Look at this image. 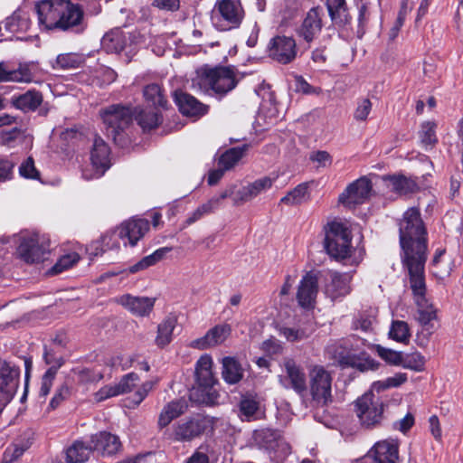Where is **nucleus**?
<instances>
[{"label": "nucleus", "mask_w": 463, "mask_h": 463, "mask_svg": "<svg viewBox=\"0 0 463 463\" xmlns=\"http://www.w3.org/2000/svg\"><path fill=\"white\" fill-rule=\"evenodd\" d=\"M262 99H265L269 106L267 107L266 117L273 118L278 116V108L276 103V98L273 91L270 90V87L262 82Z\"/></svg>", "instance_id": "3c124183"}, {"label": "nucleus", "mask_w": 463, "mask_h": 463, "mask_svg": "<svg viewBox=\"0 0 463 463\" xmlns=\"http://www.w3.org/2000/svg\"><path fill=\"white\" fill-rule=\"evenodd\" d=\"M137 120L143 129H152L160 123V116L156 111L141 112Z\"/></svg>", "instance_id": "5fc2aeb1"}, {"label": "nucleus", "mask_w": 463, "mask_h": 463, "mask_svg": "<svg viewBox=\"0 0 463 463\" xmlns=\"http://www.w3.org/2000/svg\"><path fill=\"white\" fill-rule=\"evenodd\" d=\"M149 222L146 219H131L123 222L118 229V237L124 245L135 246L148 232Z\"/></svg>", "instance_id": "a211bd4d"}, {"label": "nucleus", "mask_w": 463, "mask_h": 463, "mask_svg": "<svg viewBox=\"0 0 463 463\" xmlns=\"http://www.w3.org/2000/svg\"><path fill=\"white\" fill-rule=\"evenodd\" d=\"M377 354L381 358L392 365H402L403 362V355L402 352L394 351L392 349L384 348L379 345H375Z\"/></svg>", "instance_id": "49530a36"}, {"label": "nucleus", "mask_w": 463, "mask_h": 463, "mask_svg": "<svg viewBox=\"0 0 463 463\" xmlns=\"http://www.w3.org/2000/svg\"><path fill=\"white\" fill-rule=\"evenodd\" d=\"M232 186H233L234 189L233 194L231 197H232L233 203L235 205H241L250 201L251 199L256 197L260 192V181H255L252 184H249L248 185L243 186L239 190H236V185L232 184Z\"/></svg>", "instance_id": "473e14b6"}, {"label": "nucleus", "mask_w": 463, "mask_h": 463, "mask_svg": "<svg viewBox=\"0 0 463 463\" xmlns=\"http://www.w3.org/2000/svg\"><path fill=\"white\" fill-rule=\"evenodd\" d=\"M176 326V319L174 317H166L157 326L156 344L164 347L172 341L173 331Z\"/></svg>", "instance_id": "72a5a7b5"}, {"label": "nucleus", "mask_w": 463, "mask_h": 463, "mask_svg": "<svg viewBox=\"0 0 463 463\" xmlns=\"http://www.w3.org/2000/svg\"><path fill=\"white\" fill-rule=\"evenodd\" d=\"M269 56L283 64L291 62L297 55L296 43L291 37H274L268 45Z\"/></svg>", "instance_id": "dca6fc26"}, {"label": "nucleus", "mask_w": 463, "mask_h": 463, "mask_svg": "<svg viewBox=\"0 0 463 463\" xmlns=\"http://www.w3.org/2000/svg\"><path fill=\"white\" fill-rule=\"evenodd\" d=\"M231 335V326L227 324L217 325L206 334L190 342L189 346L198 350H205L222 345Z\"/></svg>", "instance_id": "f3484780"}, {"label": "nucleus", "mask_w": 463, "mask_h": 463, "mask_svg": "<svg viewBox=\"0 0 463 463\" xmlns=\"http://www.w3.org/2000/svg\"><path fill=\"white\" fill-rule=\"evenodd\" d=\"M91 451V446L77 440L67 449L66 460L68 463H83L89 459Z\"/></svg>", "instance_id": "2f4dec72"}, {"label": "nucleus", "mask_w": 463, "mask_h": 463, "mask_svg": "<svg viewBox=\"0 0 463 463\" xmlns=\"http://www.w3.org/2000/svg\"><path fill=\"white\" fill-rule=\"evenodd\" d=\"M144 97L148 103L155 107H165L166 103L157 84L147 85L144 89Z\"/></svg>", "instance_id": "a18cd8bd"}, {"label": "nucleus", "mask_w": 463, "mask_h": 463, "mask_svg": "<svg viewBox=\"0 0 463 463\" xmlns=\"http://www.w3.org/2000/svg\"><path fill=\"white\" fill-rule=\"evenodd\" d=\"M236 83L234 72L229 67L203 66L192 78V89L203 93L225 94L234 89Z\"/></svg>", "instance_id": "20e7f679"}, {"label": "nucleus", "mask_w": 463, "mask_h": 463, "mask_svg": "<svg viewBox=\"0 0 463 463\" xmlns=\"http://www.w3.org/2000/svg\"><path fill=\"white\" fill-rule=\"evenodd\" d=\"M436 127V123L433 121H425L420 126L419 137L422 146L426 150L431 149L438 142Z\"/></svg>", "instance_id": "4c0bfd02"}, {"label": "nucleus", "mask_w": 463, "mask_h": 463, "mask_svg": "<svg viewBox=\"0 0 463 463\" xmlns=\"http://www.w3.org/2000/svg\"><path fill=\"white\" fill-rule=\"evenodd\" d=\"M82 62V59L76 53H63L56 57L55 61L52 63L54 69H75L78 68Z\"/></svg>", "instance_id": "37998d69"}, {"label": "nucleus", "mask_w": 463, "mask_h": 463, "mask_svg": "<svg viewBox=\"0 0 463 463\" xmlns=\"http://www.w3.org/2000/svg\"><path fill=\"white\" fill-rule=\"evenodd\" d=\"M90 441L92 450H97L103 455H113L121 448L119 438L107 431L92 435Z\"/></svg>", "instance_id": "5701e85b"}, {"label": "nucleus", "mask_w": 463, "mask_h": 463, "mask_svg": "<svg viewBox=\"0 0 463 463\" xmlns=\"http://www.w3.org/2000/svg\"><path fill=\"white\" fill-rule=\"evenodd\" d=\"M244 18L240 0H217L212 11V23L220 31L238 28Z\"/></svg>", "instance_id": "0eeeda50"}, {"label": "nucleus", "mask_w": 463, "mask_h": 463, "mask_svg": "<svg viewBox=\"0 0 463 463\" xmlns=\"http://www.w3.org/2000/svg\"><path fill=\"white\" fill-rule=\"evenodd\" d=\"M70 395V388L67 384L61 385L55 392L54 396L50 402V407L52 409L57 408L61 402L67 399Z\"/></svg>", "instance_id": "0e129e2a"}, {"label": "nucleus", "mask_w": 463, "mask_h": 463, "mask_svg": "<svg viewBox=\"0 0 463 463\" xmlns=\"http://www.w3.org/2000/svg\"><path fill=\"white\" fill-rule=\"evenodd\" d=\"M157 382L158 380L155 379L143 383L133 394L131 398V402L135 406L139 405L148 395V393L153 390V388L156 385Z\"/></svg>", "instance_id": "6e6d98bb"}, {"label": "nucleus", "mask_w": 463, "mask_h": 463, "mask_svg": "<svg viewBox=\"0 0 463 463\" xmlns=\"http://www.w3.org/2000/svg\"><path fill=\"white\" fill-rule=\"evenodd\" d=\"M211 425L208 417L196 415L185 418L173 425L171 439L177 442H189L203 434Z\"/></svg>", "instance_id": "f8f14e48"}, {"label": "nucleus", "mask_w": 463, "mask_h": 463, "mask_svg": "<svg viewBox=\"0 0 463 463\" xmlns=\"http://www.w3.org/2000/svg\"><path fill=\"white\" fill-rule=\"evenodd\" d=\"M21 176L28 179H39L40 173L35 168L34 161L32 157L26 158L19 166Z\"/></svg>", "instance_id": "4d7b16f0"}, {"label": "nucleus", "mask_w": 463, "mask_h": 463, "mask_svg": "<svg viewBox=\"0 0 463 463\" xmlns=\"http://www.w3.org/2000/svg\"><path fill=\"white\" fill-rule=\"evenodd\" d=\"M317 293V279L313 274H307L301 280L298 291V299L300 306L309 307Z\"/></svg>", "instance_id": "bb28decb"}, {"label": "nucleus", "mask_w": 463, "mask_h": 463, "mask_svg": "<svg viewBox=\"0 0 463 463\" xmlns=\"http://www.w3.org/2000/svg\"><path fill=\"white\" fill-rule=\"evenodd\" d=\"M402 261L408 271L425 269L428 256L427 231L417 208L408 209L400 222Z\"/></svg>", "instance_id": "f257e3e1"}, {"label": "nucleus", "mask_w": 463, "mask_h": 463, "mask_svg": "<svg viewBox=\"0 0 463 463\" xmlns=\"http://www.w3.org/2000/svg\"><path fill=\"white\" fill-rule=\"evenodd\" d=\"M351 279L349 273H330V280L326 285V294L333 300L346 296L350 292Z\"/></svg>", "instance_id": "a878e982"}, {"label": "nucleus", "mask_w": 463, "mask_h": 463, "mask_svg": "<svg viewBox=\"0 0 463 463\" xmlns=\"http://www.w3.org/2000/svg\"><path fill=\"white\" fill-rule=\"evenodd\" d=\"M50 246L51 241L46 235L37 232L27 233L20 237L16 254L27 264L40 263L49 258Z\"/></svg>", "instance_id": "423d86ee"}, {"label": "nucleus", "mask_w": 463, "mask_h": 463, "mask_svg": "<svg viewBox=\"0 0 463 463\" xmlns=\"http://www.w3.org/2000/svg\"><path fill=\"white\" fill-rule=\"evenodd\" d=\"M262 350L265 351L269 356L275 357L282 353V345L276 339H269L262 345Z\"/></svg>", "instance_id": "774afa93"}, {"label": "nucleus", "mask_w": 463, "mask_h": 463, "mask_svg": "<svg viewBox=\"0 0 463 463\" xmlns=\"http://www.w3.org/2000/svg\"><path fill=\"white\" fill-rule=\"evenodd\" d=\"M9 81L31 82L33 75L28 65H20L16 70H8Z\"/></svg>", "instance_id": "864d4df0"}, {"label": "nucleus", "mask_w": 463, "mask_h": 463, "mask_svg": "<svg viewBox=\"0 0 463 463\" xmlns=\"http://www.w3.org/2000/svg\"><path fill=\"white\" fill-rule=\"evenodd\" d=\"M139 382V376L135 373H129L121 377L118 383H115L119 395L130 392Z\"/></svg>", "instance_id": "09e8293b"}, {"label": "nucleus", "mask_w": 463, "mask_h": 463, "mask_svg": "<svg viewBox=\"0 0 463 463\" xmlns=\"http://www.w3.org/2000/svg\"><path fill=\"white\" fill-rule=\"evenodd\" d=\"M31 444L32 442L30 438H27L26 440H24L21 443H15L8 447L4 454V463H12L18 459L24 452L29 449Z\"/></svg>", "instance_id": "c03bdc74"}, {"label": "nucleus", "mask_w": 463, "mask_h": 463, "mask_svg": "<svg viewBox=\"0 0 463 463\" xmlns=\"http://www.w3.org/2000/svg\"><path fill=\"white\" fill-rule=\"evenodd\" d=\"M172 250L171 247H163L156 250H155L152 254L144 257L141 260L137 262L136 264L129 267V271L131 273L137 272L139 270L145 269L150 266L155 265L161 260L165 258V256Z\"/></svg>", "instance_id": "c9c22d12"}, {"label": "nucleus", "mask_w": 463, "mask_h": 463, "mask_svg": "<svg viewBox=\"0 0 463 463\" xmlns=\"http://www.w3.org/2000/svg\"><path fill=\"white\" fill-rule=\"evenodd\" d=\"M102 48L107 52H119L124 49V41L118 32H112L103 36L101 40Z\"/></svg>", "instance_id": "79ce46f5"}, {"label": "nucleus", "mask_w": 463, "mask_h": 463, "mask_svg": "<svg viewBox=\"0 0 463 463\" xmlns=\"http://www.w3.org/2000/svg\"><path fill=\"white\" fill-rule=\"evenodd\" d=\"M372 109V102L368 99H361L354 112V118L357 121H365Z\"/></svg>", "instance_id": "bf43d9fd"}, {"label": "nucleus", "mask_w": 463, "mask_h": 463, "mask_svg": "<svg viewBox=\"0 0 463 463\" xmlns=\"http://www.w3.org/2000/svg\"><path fill=\"white\" fill-rule=\"evenodd\" d=\"M326 5L332 20L343 21L346 18V6L345 0H326Z\"/></svg>", "instance_id": "8fccbe9b"}, {"label": "nucleus", "mask_w": 463, "mask_h": 463, "mask_svg": "<svg viewBox=\"0 0 463 463\" xmlns=\"http://www.w3.org/2000/svg\"><path fill=\"white\" fill-rule=\"evenodd\" d=\"M425 357L419 352L408 355L402 362V367L414 372H421L425 366Z\"/></svg>", "instance_id": "603ef678"}, {"label": "nucleus", "mask_w": 463, "mask_h": 463, "mask_svg": "<svg viewBox=\"0 0 463 463\" xmlns=\"http://www.w3.org/2000/svg\"><path fill=\"white\" fill-rule=\"evenodd\" d=\"M352 235L349 229L342 222H331L326 228L325 248L326 252L345 264L358 265L364 257L361 249H354L351 245Z\"/></svg>", "instance_id": "7ed1b4c3"}, {"label": "nucleus", "mask_w": 463, "mask_h": 463, "mask_svg": "<svg viewBox=\"0 0 463 463\" xmlns=\"http://www.w3.org/2000/svg\"><path fill=\"white\" fill-rule=\"evenodd\" d=\"M186 408V402L182 399L172 401L165 404L158 417L159 428L162 429L168 426L173 420L184 414Z\"/></svg>", "instance_id": "cd10ccee"}, {"label": "nucleus", "mask_w": 463, "mask_h": 463, "mask_svg": "<svg viewBox=\"0 0 463 463\" xmlns=\"http://www.w3.org/2000/svg\"><path fill=\"white\" fill-rule=\"evenodd\" d=\"M345 351L339 354L343 364L358 369L361 372L376 370L378 364L363 350L365 341L361 339H348L345 342Z\"/></svg>", "instance_id": "9d476101"}, {"label": "nucleus", "mask_w": 463, "mask_h": 463, "mask_svg": "<svg viewBox=\"0 0 463 463\" xmlns=\"http://www.w3.org/2000/svg\"><path fill=\"white\" fill-rule=\"evenodd\" d=\"M55 369L54 368H49L46 373L43 374L42 378L41 383V388H40V396L46 397L53 384V381L56 376Z\"/></svg>", "instance_id": "13d9d810"}, {"label": "nucleus", "mask_w": 463, "mask_h": 463, "mask_svg": "<svg viewBox=\"0 0 463 463\" xmlns=\"http://www.w3.org/2000/svg\"><path fill=\"white\" fill-rule=\"evenodd\" d=\"M308 198L307 184H300L293 190L288 192L282 199L281 202L288 205H296L302 203Z\"/></svg>", "instance_id": "a19ab883"}, {"label": "nucleus", "mask_w": 463, "mask_h": 463, "mask_svg": "<svg viewBox=\"0 0 463 463\" xmlns=\"http://www.w3.org/2000/svg\"><path fill=\"white\" fill-rule=\"evenodd\" d=\"M116 302L135 316L146 317L152 311L155 298L125 294L118 297Z\"/></svg>", "instance_id": "aec40b11"}, {"label": "nucleus", "mask_w": 463, "mask_h": 463, "mask_svg": "<svg viewBox=\"0 0 463 463\" xmlns=\"http://www.w3.org/2000/svg\"><path fill=\"white\" fill-rule=\"evenodd\" d=\"M175 100L180 111L188 117H201L207 112V106L183 91L175 92Z\"/></svg>", "instance_id": "393cba45"}, {"label": "nucleus", "mask_w": 463, "mask_h": 463, "mask_svg": "<svg viewBox=\"0 0 463 463\" xmlns=\"http://www.w3.org/2000/svg\"><path fill=\"white\" fill-rule=\"evenodd\" d=\"M222 377L228 384H236L242 379L243 368L234 357L222 358Z\"/></svg>", "instance_id": "c85d7f7f"}, {"label": "nucleus", "mask_w": 463, "mask_h": 463, "mask_svg": "<svg viewBox=\"0 0 463 463\" xmlns=\"http://www.w3.org/2000/svg\"><path fill=\"white\" fill-rule=\"evenodd\" d=\"M372 184L367 177H361L351 184L340 194L339 202L352 207L364 203L371 195Z\"/></svg>", "instance_id": "2eb2a0df"}, {"label": "nucleus", "mask_w": 463, "mask_h": 463, "mask_svg": "<svg viewBox=\"0 0 463 463\" xmlns=\"http://www.w3.org/2000/svg\"><path fill=\"white\" fill-rule=\"evenodd\" d=\"M213 361L210 354L202 355L195 364V378L198 388H193L191 391V399L208 403L212 402L210 392L216 383L213 372Z\"/></svg>", "instance_id": "1a4fd4ad"}, {"label": "nucleus", "mask_w": 463, "mask_h": 463, "mask_svg": "<svg viewBox=\"0 0 463 463\" xmlns=\"http://www.w3.org/2000/svg\"><path fill=\"white\" fill-rule=\"evenodd\" d=\"M309 390L313 400L321 405L332 402V375L321 365H314L309 369Z\"/></svg>", "instance_id": "9b49d317"}, {"label": "nucleus", "mask_w": 463, "mask_h": 463, "mask_svg": "<svg viewBox=\"0 0 463 463\" xmlns=\"http://www.w3.org/2000/svg\"><path fill=\"white\" fill-rule=\"evenodd\" d=\"M354 411L363 427L373 428L383 421L384 404L373 392H366L355 401Z\"/></svg>", "instance_id": "6e6552de"}, {"label": "nucleus", "mask_w": 463, "mask_h": 463, "mask_svg": "<svg viewBox=\"0 0 463 463\" xmlns=\"http://www.w3.org/2000/svg\"><path fill=\"white\" fill-rule=\"evenodd\" d=\"M109 153V147L105 141L99 137H95L90 151V162L93 173H90L88 169H84L82 175L86 180L99 178L105 174L110 166Z\"/></svg>", "instance_id": "4468645a"}, {"label": "nucleus", "mask_w": 463, "mask_h": 463, "mask_svg": "<svg viewBox=\"0 0 463 463\" xmlns=\"http://www.w3.org/2000/svg\"><path fill=\"white\" fill-rule=\"evenodd\" d=\"M388 335L391 339L398 343L408 344L411 334L407 322L402 320H392Z\"/></svg>", "instance_id": "e433bc0d"}, {"label": "nucleus", "mask_w": 463, "mask_h": 463, "mask_svg": "<svg viewBox=\"0 0 463 463\" xmlns=\"http://www.w3.org/2000/svg\"><path fill=\"white\" fill-rule=\"evenodd\" d=\"M410 10L411 9L407 5V0H403L395 24L391 29L390 35L392 39H394L398 35V33L402 26L403 25L405 17L407 14L410 12Z\"/></svg>", "instance_id": "e2e57ef3"}, {"label": "nucleus", "mask_w": 463, "mask_h": 463, "mask_svg": "<svg viewBox=\"0 0 463 463\" xmlns=\"http://www.w3.org/2000/svg\"><path fill=\"white\" fill-rule=\"evenodd\" d=\"M100 117L108 134L117 140L120 131L129 126L133 118V113L129 108L121 105H111L100 111Z\"/></svg>", "instance_id": "ddd939ff"}, {"label": "nucleus", "mask_w": 463, "mask_h": 463, "mask_svg": "<svg viewBox=\"0 0 463 463\" xmlns=\"http://www.w3.org/2000/svg\"><path fill=\"white\" fill-rule=\"evenodd\" d=\"M274 436L272 440H266L265 449L270 459L281 462L290 453L289 445L278 434L271 433Z\"/></svg>", "instance_id": "c756f323"}, {"label": "nucleus", "mask_w": 463, "mask_h": 463, "mask_svg": "<svg viewBox=\"0 0 463 463\" xmlns=\"http://www.w3.org/2000/svg\"><path fill=\"white\" fill-rule=\"evenodd\" d=\"M276 328L278 329L279 335L284 336L289 342L301 341L307 338L309 335V334L302 328L280 326L279 324H276Z\"/></svg>", "instance_id": "de8ad7c7"}, {"label": "nucleus", "mask_w": 463, "mask_h": 463, "mask_svg": "<svg viewBox=\"0 0 463 463\" xmlns=\"http://www.w3.org/2000/svg\"><path fill=\"white\" fill-rule=\"evenodd\" d=\"M368 456L375 463H398V442L393 439L379 441L369 451Z\"/></svg>", "instance_id": "4be33fe9"}, {"label": "nucleus", "mask_w": 463, "mask_h": 463, "mask_svg": "<svg viewBox=\"0 0 463 463\" xmlns=\"http://www.w3.org/2000/svg\"><path fill=\"white\" fill-rule=\"evenodd\" d=\"M80 260L77 252H69L61 256L56 263L49 269L48 274L57 275L73 267Z\"/></svg>", "instance_id": "ea45409f"}, {"label": "nucleus", "mask_w": 463, "mask_h": 463, "mask_svg": "<svg viewBox=\"0 0 463 463\" xmlns=\"http://www.w3.org/2000/svg\"><path fill=\"white\" fill-rule=\"evenodd\" d=\"M30 27V18L24 10L15 11L5 21V28L11 33L24 32Z\"/></svg>", "instance_id": "f704fd0d"}, {"label": "nucleus", "mask_w": 463, "mask_h": 463, "mask_svg": "<svg viewBox=\"0 0 463 463\" xmlns=\"http://www.w3.org/2000/svg\"><path fill=\"white\" fill-rule=\"evenodd\" d=\"M410 288L418 307V322L422 326H432L430 322L437 319V309L426 298L425 269L408 271Z\"/></svg>", "instance_id": "39448f33"}, {"label": "nucleus", "mask_w": 463, "mask_h": 463, "mask_svg": "<svg viewBox=\"0 0 463 463\" xmlns=\"http://www.w3.org/2000/svg\"><path fill=\"white\" fill-rule=\"evenodd\" d=\"M233 186H228L220 194V195L213 196L206 203L198 206L193 213L189 214L185 223L190 225L202 219L203 216L213 213L216 209L220 207L222 200L230 198L233 194Z\"/></svg>", "instance_id": "412c9836"}, {"label": "nucleus", "mask_w": 463, "mask_h": 463, "mask_svg": "<svg viewBox=\"0 0 463 463\" xmlns=\"http://www.w3.org/2000/svg\"><path fill=\"white\" fill-rule=\"evenodd\" d=\"M393 190L400 193H406L410 188L411 182L403 176L388 177Z\"/></svg>", "instance_id": "69168bd1"}, {"label": "nucleus", "mask_w": 463, "mask_h": 463, "mask_svg": "<svg viewBox=\"0 0 463 463\" xmlns=\"http://www.w3.org/2000/svg\"><path fill=\"white\" fill-rule=\"evenodd\" d=\"M116 383L108 384L101 387L97 392L94 393L96 402H100L107 399L118 396Z\"/></svg>", "instance_id": "680f3d73"}, {"label": "nucleus", "mask_w": 463, "mask_h": 463, "mask_svg": "<svg viewBox=\"0 0 463 463\" xmlns=\"http://www.w3.org/2000/svg\"><path fill=\"white\" fill-rule=\"evenodd\" d=\"M322 9L316 7L309 10L307 14L301 27L298 30V33L307 43L313 41V39L320 33L322 28L321 15Z\"/></svg>", "instance_id": "b1692460"}, {"label": "nucleus", "mask_w": 463, "mask_h": 463, "mask_svg": "<svg viewBox=\"0 0 463 463\" xmlns=\"http://www.w3.org/2000/svg\"><path fill=\"white\" fill-rule=\"evenodd\" d=\"M42 95L35 90H29L13 99V104L15 108L24 110H35L42 103Z\"/></svg>", "instance_id": "7c9ffc66"}, {"label": "nucleus", "mask_w": 463, "mask_h": 463, "mask_svg": "<svg viewBox=\"0 0 463 463\" xmlns=\"http://www.w3.org/2000/svg\"><path fill=\"white\" fill-rule=\"evenodd\" d=\"M285 375L281 379L286 388H291L298 393H302L307 389V378L304 370L292 359L284 362Z\"/></svg>", "instance_id": "6ab92c4d"}, {"label": "nucleus", "mask_w": 463, "mask_h": 463, "mask_svg": "<svg viewBox=\"0 0 463 463\" xmlns=\"http://www.w3.org/2000/svg\"><path fill=\"white\" fill-rule=\"evenodd\" d=\"M295 89L297 92L303 94H316L318 95L321 92L320 88L313 87L301 76H295Z\"/></svg>", "instance_id": "052dcab7"}, {"label": "nucleus", "mask_w": 463, "mask_h": 463, "mask_svg": "<svg viewBox=\"0 0 463 463\" xmlns=\"http://www.w3.org/2000/svg\"><path fill=\"white\" fill-rule=\"evenodd\" d=\"M41 28L45 30H68L80 24L83 10L70 0H42L35 5Z\"/></svg>", "instance_id": "f03ea898"}, {"label": "nucleus", "mask_w": 463, "mask_h": 463, "mask_svg": "<svg viewBox=\"0 0 463 463\" xmlns=\"http://www.w3.org/2000/svg\"><path fill=\"white\" fill-rule=\"evenodd\" d=\"M375 317L373 315L361 316L355 322V329H361L364 332H372L375 323Z\"/></svg>", "instance_id": "338daca9"}, {"label": "nucleus", "mask_w": 463, "mask_h": 463, "mask_svg": "<svg viewBox=\"0 0 463 463\" xmlns=\"http://www.w3.org/2000/svg\"><path fill=\"white\" fill-rule=\"evenodd\" d=\"M246 146L233 147L223 153L219 159V165L224 170H230L242 158Z\"/></svg>", "instance_id": "58836bf2"}]
</instances>
